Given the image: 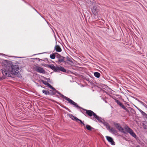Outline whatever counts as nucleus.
Here are the masks:
<instances>
[{"instance_id": "1", "label": "nucleus", "mask_w": 147, "mask_h": 147, "mask_svg": "<svg viewBox=\"0 0 147 147\" xmlns=\"http://www.w3.org/2000/svg\"><path fill=\"white\" fill-rule=\"evenodd\" d=\"M2 64L4 68L1 69V71L4 76L0 77V81L5 79L4 76L12 77L13 75H16L18 78L22 77L21 74L19 73V67L17 64H13L12 61L5 60L3 62Z\"/></svg>"}, {"instance_id": "2", "label": "nucleus", "mask_w": 147, "mask_h": 147, "mask_svg": "<svg viewBox=\"0 0 147 147\" xmlns=\"http://www.w3.org/2000/svg\"><path fill=\"white\" fill-rule=\"evenodd\" d=\"M69 103L71 105H73L74 107L76 108L77 109H82L84 111V112H83L82 110H80V112L83 113L84 115H85V113L90 117H91L92 116H93L94 118L97 120L98 121L100 120L99 118H100V117L98 116L92 111L90 110L85 109L81 107L78 105L75 102L71 99L70 100Z\"/></svg>"}, {"instance_id": "3", "label": "nucleus", "mask_w": 147, "mask_h": 147, "mask_svg": "<svg viewBox=\"0 0 147 147\" xmlns=\"http://www.w3.org/2000/svg\"><path fill=\"white\" fill-rule=\"evenodd\" d=\"M50 88L52 89L53 90H55V91L56 92H57V94H59L60 95V96L62 98H64V99L66 100L67 101L69 102L70 100H71L69 98H68L66 96H65L63 94L61 93L58 91L55 88H54L53 87L51 84L48 86Z\"/></svg>"}, {"instance_id": "4", "label": "nucleus", "mask_w": 147, "mask_h": 147, "mask_svg": "<svg viewBox=\"0 0 147 147\" xmlns=\"http://www.w3.org/2000/svg\"><path fill=\"white\" fill-rule=\"evenodd\" d=\"M125 129L132 136L135 138H136L137 136L132 130L129 128L127 125H126Z\"/></svg>"}, {"instance_id": "5", "label": "nucleus", "mask_w": 147, "mask_h": 147, "mask_svg": "<svg viewBox=\"0 0 147 147\" xmlns=\"http://www.w3.org/2000/svg\"><path fill=\"white\" fill-rule=\"evenodd\" d=\"M57 54L56 57L58 59V61H56L58 63H65V61L64 60L65 57L61 56L60 55L57 53H55Z\"/></svg>"}, {"instance_id": "6", "label": "nucleus", "mask_w": 147, "mask_h": 147, "mask_svg": "<svg viewBox=\"0 0 147 147\" xmlns=\"http://www.w3.org/2000/svg\"><path fill=\"white\" fill-rule=\"evenodd\" d=\"M113 125L114 126H115L116 129H117L119 131H120L123 133H124L125 134H126V132L123 131V128L122 127L119 123L114 122L113 123Z\"/></svg>"}, {"instance_id": "7", "label": "nucleus", "mask_w": 147, "mask_h": 147, "mask_svg": "<svg viewBox=\"0 0 147 147\" xmlns=\"http://www.w3.org/2000/svg\"><path fill=\"white\" fill-rule=\"evenodd\" d=\"M115 102L117 103L124 110H125L127 113H129L130 112L129 110L127 109L120 101L117 99H115Z\"/></svg>"}, {"instance_id": "8", "label": "nucleus", "mask_w": 147, "mask_h": 147, "mask_svg": "<svg viewBox=\"0 0 147 147\" xmlns=\"http://www.w3.org/2000/svg\"><path fill=\"white\" fill-rule=\"evenodd\" d=\"M35 69L36 71L40 73L45 74V71L42 68L38 66H36Z\"/></svg>"}, {"instance_id": "9", "label": "nucleus", "mask_w": 147, "mask_h": 147, "mask_svg": "<svg viewBox=\"0 0 147 147\" xmlns=\"http://www.w3.org/2000/svg\"><path fill=\"white\" fill-rule=\"evenodd\" d=\"M99 119L100 120L98 121L99 122L101 123H103L104 124V125L106 126V128H107V129L110 128V126L108 123L105 122V121L104 119H102V118L101 117L100 118H99Z\"/></svg>"}, {"instance_id": "10", "label": "nucleus", "mask_w": 147, "mask_h": 147, "mask_svg": "<svg viewBox=\"0 0 147 147\" xmlns=\"http://www.w3.org/2000/svg\"><path fill=\"white\" fill-rule=\"evenodd\" d=\"M48 99L51 101H52L53 102H55V103H56L57 104H58L59 105L61 106L64 109H66L69 112H71V111L67 107L63 105H61V104H60L59 102L55 100H54L53 99Z\"/></svg>"}, {"instance_id": "11", "label": "nucleus", "mask_w": 147, "mask_h": 147, "mask_svg": "<svg viewBox=\"0 0 147 147\" xmlns=\"http://www.w3.org/2000/svg\"><path fill=\"white\" fill-rule=\"evenodd\" d=\"M45 67H49L55 72H56L57 66H55L53 64L51 65L45 64Z\"/></svg>"}, {"instance_id": "12", "label": "nucleus", "mask_w": 147, "mask_h": 147, "mask_svg": "<svg viewBox=\"0 0 147 147\" xmlns=\"http://www.w3.org/2000/svg\"><path fill=\"white\" fill-rule=\"evenodd\" d=\"M57 68L56 72H60V71H61L64 72H66V69L61 66H57Z\"/></svg>"}, {"instance_id": "13", "label": "nucleus", "mask_w": 147, "mask_h": 147, "mask_svg": "<svg viewBox=\"0 0 147 147\" xmlns=\"http://www.w3.org/2000/svg\"><path fill=\"white\" fill-rule=\"evenodd\" d=\"M107 140L108 141L111 143V144L113 145H115V142L114 141L113 139L111 137L108 136L106 137Z\"/></svg>"}, {"instance_id": "14", "label": "nucleus", "mask_w": 147, "mask_h": 147, "mask_svg": "<svg viewBox=\"0 0 147 147\" xmlns=\"http://www.w3.org/2000/svg\"><path fill=\"white\" fill-rule=\"evenodd\" d=\"M108 130L110 132L113 134H115L116 133H117V130L113 127H110V128Z\"/></svg>"}, {"instance_id": "15", "label": "nucleus", "mask_w": 147, "mask_h": 147, "mask_svg": "<svg viewBox=\"0 0 147 147\" xmlns=\"http://www.w3.org/2000/svg\"><path fill=\"white\" fill-rule=\"evenodd\" d=\"M92 11L93 14L95 15H96L98 14V10L96 9V7H93V9H92Z\"/></svg>"}, {"instance_id": "16", "label": "nucleus", "mask_w": 147, "mask_h": 147, "mask_svg": "<svg viewBox=\"0 0 147 147\" xmlns=\"http://www.w3.org/2000/svg\"><path fill=\"white\" fill-rule=\"evenodd\" d=\"M54 49L56 50V51L59 52H61L62 51V49L58 45H56L54 47Z\"/></svg>"}, {"instance_id": "17", "label": "nucleus", "mask_w": 147, "mask_h": 147, "mask_svg": "<svg viewBox=\"0 0 147 147\" xmlns=\"http://www.w3.org/2000/svg\"><path fill=\"white\" fill-rule=\"evenodd\" d=\"M49 91L51 92H50V94H51L50 95H55L57 96V98H60L58 96V95H55V94L56 93H57V92H56L55 91V90L52 91L51 90H49Z\"/></svg>"}, {"instance_id": "18", "label": "nucleus", "mask_w": 147, "mask_h": 147, "mask_svg": "<svg viewBox=\"0 0 147 147\" xmlns=\"http://www.w3.org/2000/svg\"><path fill=\"white\" fill-rule=\"evenodd\" d=\"M75 119H76V122H77L78 123L82 124L83 126L85 125V124L83 123V122L81 120L77 118H76Z\"/></svg>"}, {"instance_id": "19", "label": "nucleus", "mask_w": 147, "mask_h": 147, "mask_svg": "<svg viewBox=\"0 0 147 147\" xmlns=\"http://www.w3.org/2000/svg\"><path fill=\"white\" fill-rule=\"evenodd\" d=\"M86 129L88 130L91 131L92 129H94V128L91 127L90 125H86Z\"/></svg>"}, {"instance_id": "20", "label": "nucleus", "mask_w": 147, "mask_h": 147, "mask_svg": "<svg viewBox=\"0 0 147 147\" xmlns=\"http://www.w3.org/2000/svg\"><path fill=\"white\" fill-rule=\"evenodd\" d=\"M94 76L96 78H98L100 77V74L99 72H96L94 73Z\"/></svg>"}, {"instance_id": "21", "label": "nucleus", "mask_w": 147, "mask_h": 147, "mask_svg": "<svg viewBox=\"0 0 147 147\" xmlns=\"http://www.w3.org/2000/svg\"><path fill=\"white\" fill-rule=\"evenodd\" d=\"M68 115L69 116L70 118H71L72 120L76 121V119L75 118H77L76 117H75L73 115H72L70 114H68Z\"/></svg>"}, {"instance_id": "22", "label": "nucleus", "mask_w": 147, "mask_h": 147, "mask_svg": "<svg viewBox=\"0 0 147 147\" xmlns=\"http://www.w3.org/2000/svg\"><path fill=\"white\" fill-rule=\"evenodd\" d=\"M55 53H52L50 55V58L52 59H54L56 57V55H55Z\"/></svg>"}, {"instance_id": "23", "label": "nucleus", "mask_w": 147, "mask_h": 147, "mask_svg": "<svg viewBox=\"0 0 147 147\" xmlns=\"http://www.w3.org/2000/svg\"><path fill=\"white\" fill-rule=\"evenodd\" d=\"M135 107L138 110V111H140V112L142 114L144 112L142 110H141L140 108L137 107L136 106L134 105Z\"/></svg>"}, {"instance_id": "24", "label": "nucleus", "mask_w": 147, "mask_h": 147, "mask_svg": "<svg viewBox=\"0 0 147 147\" xmlns=\"http://www.w3.org/2000/svg\"><path fill=\"white\" fill-rule=\"evenodd\" d=\"M66 59H67V60H66L67 61H69V62H72L71 59L69 57L67 56L66 57Z\"/></svg>"}, {"instance_id": "25", "label": "nucleus", "mask_w": 147, "mask_h": 147, "mask_svg": "<svg viewBox=\"0 0 147 147\" xmlns=\"http://www.w3.org/2000/svg\"><path fill=\"white\" fill-rule=\"evenodd\" d=\"M142 126L144 129H147V125H146L144 123H142Z\"/></svg>"}, {"instance_id": "26", "label": "nucleus", "mask_w": 147, "mask_h": 147, "mask_svg": "<svg viewBox=\"0 0 147 147\" xmlns=\"http://www.w3.org/2000/svg\"><path fill=\"white\" fill-rule=\"evenodd\" d=\"M135 99L136 100H137L139 102H140L141 104L142 105H143L144 104V102H143L142 101H140V100H138V99L136 98H135Z\"/></svg>"}, {"instance_id": "27", "label": "nucleus", "mask_w": 147, "mask_h": 147, "mask_svg": "<svg viewBox=\"0 0 147 147\" xmlns=\"http://www.w3.org/2000/svg\"><path fill=\"white\" fill-rule=\"evenodd\" d=\"M143 116H144L146 119H147V114L145 113V112H144L142 114Z\"/></svg>"}, {"instance_id": "28", "label": "nucleus", "mask_w": 147, "mask_h": 147, "mask_svg": "<svg viewBox=\"0 0 147 147\" xmlns=\"http://www.w3.org/2000/svg\"><path fill=\"white\" fill-rule=\"evenodd\" d=\"M47 90H42V92L44 93L45 95H47Z\"/></svg>"}, {"instance_id": "29", "label": "nucleus", "mask_w": 147, "mask_h": 147, "mask_svg": "<svg viewBox=\"0 0 147 147\" xmlns=\"http://www.w3.org/2000/svg\"><path fill=\"white\" fill-rule=\"evenodd\" d=\"M40 81H41L42 82V83L45 85L46 83L47 82L46 81H45L42 80H41Z\"/></svg>"}, {"instance_id": "30", "label": "nucleus", "mask_w": 147, "mask_h": 147, "mask_svg": "<svg viewBox=\"0 0 147 147\" xmlns=\"http://www.w3.org/2000/svg\"><path fill=\"white\" fill-rule=\"evenodd\" d=\"M44 79L45 80H47L48 82H50V78H46L45 77H44Z\"/></svg>"}, {"instance_id": "31", "label": "nucleus", "mask_w": 147, "mask_h": 147, "mask_svg": "<svg viewBox=\"0 0 147 147\" xmlns=\"http://www.w3.org/2000/svg\"><path fill=\"white\" fill-rule=\"evenodd\" d=\"M35 59H38L39 61H44V60H43L40 59H39V58H35Z\"/></svg>"}, {"instance_id": "32", "label": "nucleus", "mask_w": 147, "mask_h": 147, "mask_svg": "<svg viewBox=\"0 0 147 147\" xmlns=\"http://www.w3.org/2000/svg\"><path fill=\"white\" fill-rule=\"evenodd\" d=\"M50 92L49 91L47 90V95H50Z\"/></svg>"}, {"instance_id": "33", "label": "nucleus", "mask_w": 147, "mask_h": 147, "mask_svg": "<svg viewBox=\"0 0 147 147\" xmlns=\"http://www.w3.org/2000/svg\"><path fill=\"white\" fill-rule=\"evenodd\" d=\"M129 108L131 110L133 111H135L134 109H133L132 108L130 107H129Z\"/></svg>"}, {"instance_id": "34", "label": "nucleus", "mask_w": 147, "mask_h": 147, "mask_svg": "<svg viewBox=\"0 0 147 147\" xmlns=\"http://www.w3.org/2000/svg\"><path fill=\"white\" fill-rule=\"evenodd\" d=\"M129 108L131 110L133 111H135L134 109H133L132 108L130 107H129Z\"/></svg>"}, {"instance_id": "35", "label": "nucleus", "mask_w": 147, "mask_h": 147, "mask_svg": "<svg viewBox=\"0 0 147 147\" xmlns=\"http://www.w3.org/2000/svg\"><path fill=\"white\" fill-rule=\"evenodd\" d=\"M33 9L34 10L38 13L40 14V13H38V12L37 11V10L34 7H33Z\"/></svg>"}, {"instance_id": "36", "label": "nucleus", "mask_w": 147, "mask_h": 147, "mask_svg": "<svg viewBox=\"0 0 147 147\" xmlns=\"http://www.w3.org/2000/svg\"><path fill=\"white\" fill-rule=\"evenodd\" d=\"M50 84H49L47 82L46 83V84L45 85H47L48 86H49Z\"/></svg>"}, {"instance_id": "37", "label": "nucleus", "mask_w": 147, "mask_h": 147, "mask_svg": "<svg viewBox=\"0 0 147 147\" xmlns=\"http://www.w3.org/2000/svg\"><path fill=\"white\" fill-rule=\"evenodd\" d=\"M143 106L146 108L147 109V105H146L145 104H144L143 105Z\"/></svg>"}, {"instance_id": "38", "label": "nucleus", "mask_w": 147, "mask_h": 147, "mask_svg": "<svg viewBox=\"0 0 147 147\" xmlns=\"http://www.w3.org/2000/svg\"><path fill=\"white\" fill-rule=\"evenodd\" d=\"M45 64H41V65H42V66H44V67H45Z\"/></svg>"}, {"instance_id": "39", "label": "nucleus", "mask_w": 147, "mask_h": 147, "mask_svg": "<svg viewBox=\"0 0 147 147\" xmlns=\"http://www.w3.org/2000/svg\"><path fill=\"white\" fill-rule=\"evenodd\" d=\"M127 106H130V105L129 104H127Z\"/></svg>"}, {"instance_id": "40", "label": "nucleus", "mask_w": 147, "mask_h": 147, "mask_svg": "<svg viewBox=\"0 0 147 147\" xmlns=\"http://www.w3.org/2000/svg\"><path fill=\"white\" fill-rule=\"evenodd\" d=\"M140 147V146H139V145H138L137 146H136V147Z\"/></svg>"}, {"instance_id": "41", "label": "nucleus", "mask_w": 147, "mask_h": 147, "mask_svg": "<svg viewBox=\"0 0 147 147\" xmlns=\"http://www.w3.org/2000/svg\"><path fill=\"white\" fill-rule=\"evenodd\" d=\"M40 86L42 88H45V87H43V86H40Z\"/></svg>"}, {"instance_id": "42", "label": "nucleus", "mask_w": 147, "mask_h": 147, "mask_svg": "<svg viewBox=\"0 0 147 147\" xmlns=\"http://www.w3.org/2000/svg\"><path fill=\"white\" fill-rule=\"evenodd\" d=\"M30 7H32V8H33V7H33L31 5H30Z\"/></svg>"}, {"instance_id": "43", "label": "nucleus", "mask_w": 147, "mask_h": 147, "mask_svg": "<svg viewBox=\"0 0 147 147\" xmlns=\"http://www.w3.org/2000/svg\"><path fill=\"white\" fill-rule=\"evenodd\" d=\"M30 7H32V8H33V7H33L31 5H30Z\"/></svg>"}, {"instance_id": "44", "label": "nucleus", "mask_w": 147, "mask_h": 147, "mask_svg": "<svg viewBox=\"0 0 147 147\" xmlns=\"http://www.w3.org/2000/svg\"><path fill=\"white\" fill-rule=\"evenodd\" d=\"M27 4H28V5H29V6L30 5V4L28 3Z\"/></svg>"}, {"instance_id": "45", "label": "nucleus", "mask_w": 147, "mask_h": 147, "mask_svg": "<svg viewBox=\"0 0 147 147\" xmlns=\"http://www.w3.org/2000/svg\"><path fill=\"white\" fill-rule=\"evenodd\" d=\"M97 87L98 88H100V87H98V86H97Z\"/></svg>"}, {"instance_id": "46", "label": "nucleus", "mask_w": 147, "mask_h": 147, "mask_svg": "<svg viewBox=\"0 0 147 147\" xmlns=\"http://www.w3.org/2000/svg\"><path fill=\"white\" fill-rule=\"evenodd\" d=\"M94 119V118H91V119H92V120H93V119Z\"/></svg>"}, {"instance_id": "47", "label": "nucleus", "mask_w": 147, "mask_h": 147, "mask_svg": "<svg viewBox=\"0 0 147 147\" xmlns=\"http://www.w3.org/2000/svg\"><path fill=\"white\" fill-rule=\"evenodd\" d=\"M46 59V60H48L47 59V58H46V59Z\"/></svg>"}]
</instances>
